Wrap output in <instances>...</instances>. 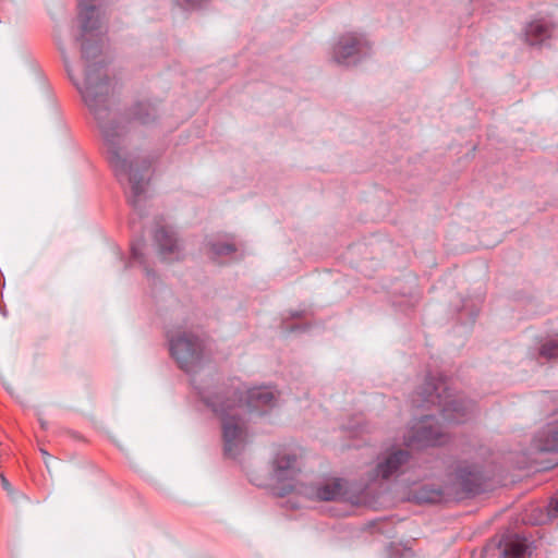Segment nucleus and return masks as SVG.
I'll use <instances>...</instances> for the list:
<instances>
[{
    "mask_svg": "<svg viewBox=\"0 0 558 558\" xmlns=\"http://www.w3.org/2000/svg\"><path fill=\"white\" fill-rule=\"evenodd\" d=\"M154 238L162 260L171 262L180 258V246L171 229L159 228L156 230Z\"/></svg>",
    "mask_w": 558,
    "mask_h": 558,
    "instance_id": "obj_10",
    "label": "nucleus"
},
{
    "mask_svg": "<svg viewBox=\"0 0 558 558\" xmlns=\"http://www.w3.org/2000/svg\"><path fill=\"white\" fill-rule=\"evenodd\" d=\"M169 350L179 367L187 374L196 373L204 364L206 354L204 341L198 337L182 332H168Z\"/></svg>",
    "mask_w": 558,
    "mask_h": 558,
    "instance_id": "obj_5",
    "label": "nucleus"
},
{
    "mask_svg": "<svg viewBox=\"0 0 558 558\" xmlns=\"http://www.w3.org/2000/svg\"><path fill=\"white\" fill-rule=\"evenodd\" d=\"M448 440L449 436L444 430V425H440L433 415L422 416L403 437L405 446L415 448L441 446Z\"/></svg>",
    "mask_w": 558,
    "mask_h": 558,
    "instance_id": "obj_6",
    "label": "nucleus"
},
{
    "mask_svg": "<svg viewBox=\"0 0 558 558\" xmlns=\"http://www.w3.org/2000/svg\"><path fill=\"white\" fill-rule=\"evenodd\" d=\"M549 507L553 514L558 513V496L550 500Z\"/></svg>",
    "mask_w": 558,
    "mask_h": 558,
    "instance_id": "obj_21",
    "label": "nucleus"
},
{
    "mask_svg": "<svg viewBox=\"0 0 558 558\" xmlns=\"http://www.w3.org/2000/svg\"><path fill=\"white\" fill-rule=\"evenodd\" d=\"M413 402L418 408L437 405L444 425L461 424L474 414V404L452 392L449 379L439 375L427 376L424 385L415 392Z\"/></svg>",
    "mask_w": 558,
    "mask_h": 558,
    "instance_id": "obj_3",
    "label": "nucleus"
},
{
    "mask_svg": "<svg viewBox=\"0 0 558 558\" xmlns=\"http://www.w3.org/2000/svg\"><path fill=\"white\" fill-rule=\"evenodd\" d=\"M300 472L298 458L287 449L279 450L272 460V477L281 484L279 495L283 496L290 492L299 490L294 483L295 476Z\"/></svg>",
    "mask_w": 558,
    "mask_h": 558,
    "instance_id": "obj_8",
    "label": "nucleus"
},
{
    "mask_svg": "<svg viewBox=\"0 0 558 558\" xmlns=\"http://www.w3.org/2000/svg\"><path fill=\"white\" fill-rule=\"evenodd\" d=\"M527 549L526 538L514 535L505 542L501 556L502 558H524Z\"/></svg>",
    "mask_w": 558,
    "mask_h": 558,
    "instance_id": "obj_13",
    "label": "nucleus"
},
{
    "mask_svg": "<svg viewBox=\"0 0 558 558\" xmlns=\"http://www.w3.org/2000/svg\"><path fill=\"white\" fill-rule=\"evenodd\" d=\"M41 452H43V454L49 456V454L47 453V451H45V450H41Z\"/></svg>",
    "mask_w": 558,
    "mask_h": 558,
    "instance_id": "obj_22",
    "label": "nucleus"
},
{
    "mask_svg": "<svg viewBox=\"0 0 558 558\" xmlns=\"http://www.w3.org/2000/svg\"><path fill=\"white\" fill-rule=\"evenodd\" d=\"M371 47L361 34L348 33L342 35L333 46L332 58L338 64H355L361 57L366 56Z\"/></svg>",
    "mask_w": 558,
    "mask_h": 558,
    "instance_id": "obj_9",
    "label": "nucleus"
},
{
    "mask_svg": "<svg viewBox=\"0 0 558 558\" xmlns=\"http://www.w3.org/2000/svg\"><path fill=\"white\" fill-rule=\"evenodd\" d=\"M343 489L340 481H333L318 486L315 490V497L318 500L333 501L342 497Z\"/></svg>",
    "mask_w": 558,
    "mask_h": 558,
    "instance_id": "obj_14",
    "label": "nucleus"
},
{
    "mask_svg": "<svg viewBox=\"0 0 558 558\" xmlns=\"http://www.w3.org/2000/svg\"><path fill=\"white\" fill-rule=\"evenodd\" d=\"M145 246V243L143 240L137 241L136 243H132L131 245V254L132 258L136 262H138L141 265H144V257H143V248Z\"/></svg>",
    "mask_w": 558,
    "mask_h": 558,
    "instance_id": "obj_18",
    "label": "nucleus"
},
{
    "mask_svg": "<svg viewBox=\"0 0 558 558\" xmlns=\"http://www.w3.org/2000/svg\"><path fill=\"white\" fill-rule=\"evenodd\" d=\"M210 254L213 258L230 255L235 252V246L232 243H209Z\"/></svg>",
    "mask_w": 558,
    "mask_h": 558,
    "instance_id": "obj_17",
    "label": "nucleus"
},
{
    "mask_svg": "<svg viewBox=\"0 0 558 558\" xmlns=\"http://www.w3.org/2000/svg\"><path fill=\"white\" fill-rule=\"evenodd\" d=\"M411 454L400 448L388 449L378 454L369 476L372 481H387L403 474L410 465Z\"/></svg>",
    "mask_w": 558,
    "mask_h": 558,
    "instance_id": "obj_7",
    "label": "nucleus"
},
{
    "mask_svg": "<svg viewBox=\"0 0 558 558\" xmlns=\"http://www.w3.org/2000/svg\"><path fill=\"white\" fill-rule=\"evenodd\" d=\"M202 400L220 418L225 454L238 457L247 442L246 423L254 412L265 414L276 404V395L270 387L246 388L241 383L214 392L198 389Z\"/></svg>",
    "mask_w": 558,
    "mask_h": 558,
    "instance_id": "obj_2",
    "label": "nucleus"
},
{
    "mask_svg": "<svg viewBox=\"0 0 558 558\" xmlns=\"http://www.w3.org/2000/svg\"><path fill=\"white\" fill-rule=\"evenodd\" d=\"M155 109L148 102H140L132 109V119L140 123L146 124L150 122L154 116Z\"/></svg>",
    "mask_w": 558,
    "mask_h": 558,
    "instance_id": "obj_15",
    "label": "nucleus"
},
{
    "mask_svg": "<svg viewBox=\"0 0 558 558\" xmlns=\"http://www.w3.org/2000/svg\"><path fill=\"white\" fill-rule=\"evenodd\" d=\"M553 28L554 26L545 20L533 21L525 28L526 41L530 45L542 44L551 36Z\"/></svg>",
    "mask_w": 558,
    "mask_h": 558,
    "instance_id": "obj_12",
    "label": "nucleus"
},
{
    "mask_svg": "<svg viewBox=\"0 0 558 558\" xmlns=\"http://www.w3.org/2000/svg\"><path fill=\"white\" fill-rule=\"evenodd\" d=\"M0 480L2 488L8 492L9 494L12 493V486L10 482L7 480V477L3 475V473H0Z\"/></svg>",
    "mask_w": 558,
    "mask_h": 558,
    "instance_id": "obj_20",
    "label": "nucleus"
},
{
    "mask_svg": "<svg viewBox=\"0 0 558 558\" xmlns=\"http://www.w3.org/2000/svg\"><path fill=\"white\" fill-rule=\"evenodd\" d=\"M97 0H78L81 21L82 58L71 64L64 58L70 80L80 92L85 105L95 117L104 137L106 154L116 177L121 184L130 185L129 202L137 208L145 191L144 173L149 165L143 160L134 163L124 151V126L120 125L117 114L108 106L109 81L105 64L99 59L100 15Z\"/></svg>",
    "mask_w": 558,
    "mask_h": 558,
    "instance_id": "obj_1",
    "label": "nucleus"
},
{
    "mask_svg": "<svg viewBox=\"0 0 558 558\" xmlns=\"http://www.w3.org/2000/svg\"><path fill=\"white\" fill-rule=\"evenodd\" d=\"M534 447L539 451H558V416L535 436Z\"/></svg>",
    "mask_w": 558,
    "mask_h": 558,
    "instance_id": "obj_11",
    "label": "nucleus"
},
{
    "mask_svg": "<svg viewBox=\"0 0 558 558\" xmlns=\"http://www.w3.org/2000/svg\"><path fill=\"white\" fill-rule=\"evenodd\" d=\"M484 489L485 483L481 470L474 464L461 463L457 466L448 485L444 488L424 486L417 493L416 498L422 502L437 504L450 498L461 500L473 497Z\"/></svg>",
    "mask_w": 558,
    "mask_h": 558,
    "instance_id": "obj_4",
    "label": "nucleus"
},
{
    "mask_svg": "<svg viewBox=\"0 0 558 558\" xmlns=\"http://www.w3.org/2000/svg\"><path fill=\"white\" fill-rule=\"evenodd\" d=\"M208 0H177L178 4L185 10H193L202 7Z\"/></svg>",
    "mask_w": 558,
    "mask_h": 558,
    "instance_id": "obj_19",
    "label": "nucleus"
},
{
    "mask_svg": "<svg viewBox=\"0 0 558 558\" xmlns=\"http://www.w3.org/2000/svg\"><path fill=\"white\" fill-rule=\"evenodd\" d=\"M539 356L547 361L558 359V339L544 342L539 349Z\"/></svg>",
    "mask_w": 558,
    "mask_h": 558,
    "instance_id": "obj_16",
    "label": "nucleus"
}]
</instances>
